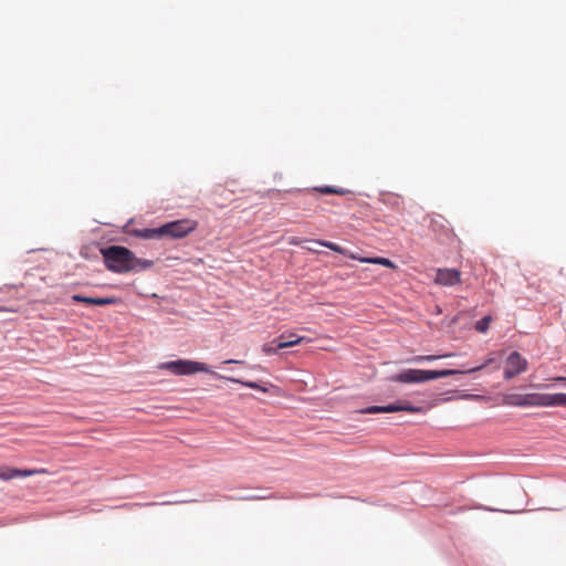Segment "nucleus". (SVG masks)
Returning <instances> with one entry per match:
<instances>
[{"label": "nucleus", "instance_id": "nucleus-1", "mask_svg": "<svg viewBox=\"0 0 566 566\" xmlns=\"http://www.w3.org/2000/svg\"><path fill=\"white\" fill-rule=\"evenodd\" d=\"M99 253L105 269L115 274H139L155 266L153 260L138 258L132 249L122 244L103 245Z\"/></svg>", "mask_w": 566, "mask_h": 566}, {"label": "nucleus", "instance_id": "nucleus-2", "mask_svg": "<svg viewBox=\"0 0 566 566\" xmlns=\"http://www.w3.org/2000/svg\"><path fill=\"white\" fill-rule=\"evenodd\" d=\"M157 368L167 370L175 376H192L198 373H207L212 376V373H216L208 364L187 358L163 361L157 365Z\"/></svg>", "mask_w": 566, "mask_h": 566}, {"label": "nucleus", "instance_id": "nucleus-3", "mask_svg": "<svg viewBox=\"0 0 566 566\" xmlns=\"http://www.w3.org/2000/svg\"><path fill=\"white\" fill-rule=\"evenodd\" d=\"M198 228V221L191 219H177L161 224L163 239L180 240Z\"/></svg>", "mask_w": 566, "mask_h": 566}, {"label": "nucleus", "instance_id": "nucleus-4", "mask_svg": "<svg viewBox=\"0 0 566 566\" xmlns=\"http://www.w3.org/2000/svg\"><path fill=\"white\" fill-rule=\"evenodd\" d=\"M387 380L407 385L423 384L433 380L432 369L406 368L387 377Z\"/></svg>", "mask_w": 566, "mask_h": 566}, {"label": "nucleus", "instance_id": "nucleus-5", "mask_svg": "<svg viewBox=\"0 0 566 566\" xmlns=\"http://www.w3.org/2000/svg\"><path fill=\"white\" fill-rule=\"evenodd\" d=\"M304 337L295 334H281L269 343L263 344L262 352L268 355H277L281 350L298 345Z\"/></svg>", "mask_w": 566, "mask_h": 566}, {"label": "nucleus", "instance_id": "nucleus-6", "mask_svg": "<svg viewBox=\"0 0 566 566\" xmlns=\"http://www.w3.org/2000/svg\"><path fill=\"white\" fill-rule=\"evenodd\" d=\"M212 377L214 379H221V380H226V381H229V382L239 384V385H241L243 387H247V388H250V389H254V390H258V391H261V392H264V394H268L270 391V388L273 387V385L270 384V382H261V381H254V380H244V379L237 378V377L224 376V375H221L219 373H212Z\"/></svg>", "mask_w": 566, "mask_h": 566}, {"label": "nucleus", "instance_id": "nucleus-7", "mask_svg": "<svg viewBox=\"0 0 566 566\" xmlns=\"http://www.w3.org/2000/svg\"><path fill=\"white\" fill-rule=\"evenodd\" d=\"M461 281V272L457 269H438L434 282L443 286H453Z\"/></svg>", "mask_w": 566, "mask_h": 566}, {"label": "nucleus", "instance_id": "nucleus-8", "mask_svg": "<svg viewBox=\"0 0 566 566\" xmlns=\"http://www.w3.org/2000/svg\"><path fill=\"white\" fill-rule=\"evenodd\" d=\"M293 191H295V192H318L323 196H331V195L345 196L348 193H353V191L349 189L337 187V186H329V185L315 186V187L305 188V189H294Z\"/></svg>", "mask_w": 566, "mask_h": 566}, {"label": "nucleus", "instance_id": "nucleus-9", "mask_svg": "<svg viewBox=\"0 0 566 566\" xmlns=\"http://www.w3.org/2000/svg\"><path fill=\"white\" fill-rule=\"evenodd\" d=\"M311 243H314V244H317V245H321V247H324V248H327L338 254H342L348 259H352V260H357L358 261V256L356 253H354L353 251L335 243V242H332V241H328V240H324V239H316V240H311Z\"/></svg>", "mask_w": 566, "mask_h": 566}, {"label": "nucleus", "instance_id": "nucleus-10", "mask_svg": "<svg viewBox=\"0 0 566 566\" xmlns=\"http://www.w3.org/2000/svg\"><path fill=\"white\" fill-rule=\"evenodd\" d=\"M134 238L142 239V240H161L163 239V230L161 224L159 227L155 228H137L134 229L132 232Z\"/></svg>", "mask_w": 566, "mask_h": 566}, {"label": "nucleus", "instance_id": "nucleus-11", "mask_svg": "<svg viewBox=\"0 0 566 566\" xmlns=\"http://www.w3.org/2000/svg\"><path fill=\"white\" fill-rule=\"evenodd\" d=\"M506 366L522 374L526 371L528 363L517 350H513L506 358Z\"/></svg>", "mask_w": 566, "mask_h": 566}, {"label": "nucleus", "instance_id": "nucleus-12", "mask_svg": "<svg viewBox=\"0 0 566 566\" xmlns=\"http://www.w3.org/2000/svg\"><path fill=\"white\" fill-rule=\"evenodd\" d=\"M542 407H566V394H543Z\"/></svg>", "mask_w": 566, "mask_h": 566}, {"label": "nucleus", "instance_id": "nucleus-13", "mask_svg": "<svg viewBox=\"0 0 566 566\" xmlns=\"http://www.w3.org/2000/svg\"><path fill=\"white\" fill-rule=\"evenodd\" d=\"M500 359H501V355L500 353H496V352H493V353H490L485 358H484V361L479 365V366H475V367H471V368H468L467 369V373L469 375L471 374H475L482 369H484L485 367L488 366H491V365H494L495 368H499L500 367Z\"/></svg>", "mask_w": 566, "mask_h": 566}, {"label": "nucleus", "instance_id": "nucleus-14", "mask_svg": "<svg viewBox=\"0 0 566 566\" xmlns=\"http://www.w3.org/2000/svg\"><path fill=\"white\" fill-rule=\"evenodd\" d=\"M358 261L361 263L379 264L387 269H396L397 265L394 261L384 256H358Z\"/></svg>", "mask_w": 566, "mask_h": 566}, {"label": "nucleus", "instance_id": "nucleus-15", "mask_svg": "<svg viewBox=\"0 0 566 566\" xmlns=\"http://www.w3.org/2000/svg\"><path fill=\"white\" fill-rule=\"evenodd\" d=\"M9 472H11V480H12V479L29 478V476H32L35 474H42V473H45L46 470L45 469H27V468L20 469V468L11 467Z\"/></svg>", "mask_w": 566, "mask_h": 566}, {"label": "nucleus", "instance_id": "nucleus-16", "mask_svg": "<svg viewBox=\"0 0 566 566\" xmlns=\"http://www.w3.org/2000/svg\"><path fill=\"white\" fill-rule=\"evenodd\" d=\"M433 380L439 378H446L457 375H469L467 369H454V368H444V369H432Z\"/></svg>", "mask_w": 566, "mask_h": 566}, {"label": "nucleus", "instance_id": "nucleus-17", "mask_svg": "<svg viewBox=\"0 0 566 566\" xmlns=\"http://www.w3.org/2000/svg\"><path fill=\"white\" fill-rule=\"evenodd\" d=\"M523 399H524L523 400L524 408L542 407L543 394H539V392L523 394Z\"/></svg>", "mask_w": 566, "mask_h": 566}, {"label": "nucleus", "instance_id": "nucleus-18", "mask_svg": "<svg viewBox=\"0 0 566 566\" xmlns=\"http://www.w3.org/2000/svg\"><path fill=\"white\" fill-rule=\"evenodd\" d=\"M453 355H454L453 353H448V354H443V355H418V356L412 357L410 359V361L415 363V364L431 363V361L438 360L440 358L451 357Z\"/></svg>", "mask_w": 566, "mask_h": 566}, {"label": "nucleus", "instance_id": "nucleus-19", "mask_svg": "<svg viewBox=\"0 0 566 566\" xmlns=\"http://www.w3.org/2000/svg\"><path fill=\"white\" fill-rule=\"evenodd\" d=\"M523 394H506L503 397V403L512 407H523Z\"/></svg>", "mask_w": 566, "mask_h": 566}, {"label": "nucleus", "instance_id": "nucleus-20", "mask_svg": "<svg viewBox=\"0 0 566 566\" xmlns=\"http://www.w3.org/2000/svg\"><path fill=\"white\" fill-rule=\"evenodd\" d=\"M123 303L119 296H96V306L119 305Z\"/></svg>", "mask_w": 566, "mask_h": 566}, {"label": "nucleus", "instance_id": "nucleus-21", "mask_svg": "<svg viewBox=\"0 0 566 566\" xmlns=\"http://www.w3.org/2000/svg\"><path fill=\"white\" fill-rule=\"evenodd\" d=\"M492 321H493V317L491 315H484L483 317H481L479 321L475 322V324H474L475 331L481 334H485L489 331L490 324Z\"/></svg>", "mask_w": 566, "mask_h": 566}, {"label": "nucleus", "instance_id": "nucleus-22", "mask_svg": "<svg viewBox=\"0 0 566 566\" xmlns=\"http://www.w3.org/2000/svg\"><path fill=\"white\" fill-rule=\"evenodd\" d=\"M311 240H312V239H308V238H298V237H293V238H291V240H290V244L301 247L302 249H305V250H307V251H310V252H312V253H317V254H318V253H322V252H321V251H318V250H315V249H312L311 247H306V245H304V243H305V242L311 243Z\"/></svg>", "mask_w": 566, "mask_h": 566}, {"label": "nucleus", "instance_id": "nucleus-23", "mask_svg": "<svg viewBox=\"0 0 566 566\" xmlns=\"http://www.w3.org/2000/svg\"><path fill=\"white\" fill-rule=\"evenodd\" d=\"M401 411H406L409 413H422L424 412V408L416 406L411 403L409 400H401Z\"/></svg>", "mask_w": 566, "mask_h": 566}, {"label": "nucleus", "instance_id": "nucleus-24", "mask_svg": "<svg viewBox=\"0 0 566 566\" xmlns=\"http://www.w3.org/2000/svg\"><path fill=\"white\" fill-rule=\"evenodd\" d=\"M361 415L384 413V405H371L359 410Z\"/></svg>", "mask_w": 566, "mask_h": 566}, {"label": "nucleus", "instance_id": "nucleus-25", "mask_svg": "<svg viewBox=\"0 0 566 566\" xmlns=\"http://www.w3.org/2000/svg\"><path fill=\"white\" fill-rule=\"evenodd\" d=\"M401 411V400L384 405V413H392Z\"/></svg>", "mask_w": 566, "mask_h": 566}, {"label": "nucleus", "instance_id": "nucleus-26", "mask_svg": "<svg viewBox=\"0 0 566 566\" xmlns=\"http://www.w3.org/2000/svg\"><path fill=\"white\" fill-rule=\"evenodd\" d=\"M444 222H446V219L440 216V214H437L436 217H433L431 219V228L437 231V230H440V229H444Z\"/></svg>", "mask_w": 566, "mask_h": 566}, {"label": "nucleus", "instance_id": "nucleus-27", "mask_svg": "<svg viewBox=\"0 0 566 566\" xmlns=\"http://www.w3.org/2000/svg\"><path fill=\"white\" fill-rule=\"evenodd\" d=\"M11 467L0 465V480L9 481L11 480V472H9Z\"/></svg>", "mask_w": 566, "mask_h": 566}, {"label": "nucleus", "instance_id": "nucleus-28", "mask_svg": "<svg viewBox=\"0 0 566 566\" xmlns=\"http://www.w3.org/2000/svg\"><path fill=\"white\" fill-rule=\"evenodd\" d=\"M517 375H520V370H514V369L510 368L509 366H506L504 368L503 377L505 380H510V379L516 377Z\"/></svg>", "mask_w": 566, "mask_h": 566}, {"label": "nucleus", "instance_id": "nucleus-29", "mask_svg": "<svg viewBox=\"0 0 566 566\" xmlns=\"http://www.w3.org/2000/svg\"><path fill=\"white\" fill-rule=\"evenodd\" d=\"M134 222V219H129L122 228V232L129 235V237H133V234L130 233L135 228L132 227Z\"/></svg>", "mask_w": 566, "mask_h": 566}, {"label": "nucleus", "instance_id": "nucleus-30", "mask_svg": "<svg viewBox=\"0 0 566 566\" xmlns=\"http://www.w3.org/2000/svg\"><path fill=\"white\" fill-rule=\"evenodd\" d=\"M266 497L268 496L259 495V494H249V495L241 496L239 499L240 500L254 501V500H262V499H266Z\"/></svg>", "mask_w": 566, "mask_h": 566}, {"label": "nucleus", "instance_id": "nucleus-31", "mask_svg": "<svg viewBox=\"0 0 566 566\" xmlns=\"http://www.w3.org/2000/svg\"><path fill=\"white\" fill-rule=\"evenodd\" d=\"M82 303L90 306H96V297L84 295Z\"/></svg>", "mask_w": 566, "mask_h": 566}, {"label": "nucleus", "instance_id": "nucleus-32", "mask_svg": "<svg viewBox=\"0 0 566 566\" xmlns=\"http://www.w3.org/2000/svg\"><path fill=\"white\" fill-rule=\"evenodd\" d=\"M83 297H84V295H83V294H73V295L71 296V298H72V301H73L74 303H82V302H83Z\"/></svg>", "mask_w": 566, "mask_h": 566}, {"label": "nucleus", "instance_id": "nucleus-33", "mask_svg": "<svg viewBox=\"0 0 566 566\" xmlns=\"http://www.w3.org/2000/svg\"><path fill=\"white\" fill-rule=\"evenodd\" d=\"M222 364H243V360L230 358L224 360Z\"/></svg>", "mask_w": 566, "mask_h": 566}, {"label": "nucleus", "instance_id": "nucleus-34", "mask_svg": "<svg viewBox=\"0 0 566 566\" xmlns=\"http://www.w3.org/2000/svg\"><path fill=\"white\" fill-rule=\"evenodd\" d=\"M555 380L560 384L562 386H565L566 387V377L564 376H558L555 378Z\"/></svg>", "mask_w": 566, "mask_h": 566}, {"label": "nucleus", "instance_id": "nucleus-35", "mask_svg": "<svg viewBox=\"0 0 566 566\" xmlns=\"http://www.w3.org/2000/svg\"><path fill=\"white\" fill-rule=\"evenodd\" d=\"M479 396L478 395H473V394H464L463 395V398L465 399H473V398H478Z\"/></svg>", "mask_w": 566, "mask_h": 566}, {"label": "nucleus", "instance_id": "nucleus-36", "mask_svg": "<svg viewBox=\"0 0 566 566\" xmlns=\"http://www.w3.org/2000/svg\"><path fill=\"white\" fill-rule=\"evenodd\" d=\"M451 399H452V397H446V398H439V399H437L436 401H437V403H440V402L449 401V400H451Z\"/></svg>", "mask_w": 566, "mask_h": 566}, {"label": "nucleus", "instance_id": "nucleus-37", "mask_svg": "<svg viewBox=\"0 0 566 566\" xmlns=\"http://www.w3.org/2000/svg\"><path fill=\"white\" fill-rule=\"evenodd\" d=\"M276 192H280V190H276V189H270V190H268V197H269V198H272V196H271V195H272V193H276Z\"/></svg>", "mask_w": 566, "mask_h": 566}, {"label": "nucleus", "instance_id": "nucleus-38", "mask_svg": "<svg viewBox=\"0 0 566 566\" xmlns=\"http://www.w3.org/2000/svg\"><path fill=\"white\" fill-rule=\"evenodd\" d=\"M185 501H168V502H164V504H171V503H184Z\"/></svg>", "mask_w": 566, "mask_h": 566}, {"label": "nucleus", "instance_id": "nucleus-39", "mask_svg": "<svg viewBox=\"0 0 566 566\" xmlns=\"http://www.w3.org/2000/svg\"><path fill=\"white\" fill-rule=\"evenodd\" d=\"M150 297L151 298H159L158 294H156V293H153Z\"/></svg>", "mask_w": 566, "mask_h": 566}, {"label": "nucleus", "instance_id": "nucleus-40", "mask_svg": "<svg viewBox=\"0 0 566 566\" xmlns=\"http://www.w3.org/2000/svg\"><path fill=\"white\" fill-rule=\"evenodd\" d=\"M484 510H486V511H494V510H493V509H491V507H484Z\"/></svg>", "mask_w": 566, "mask_h": 566}]
</instances>
